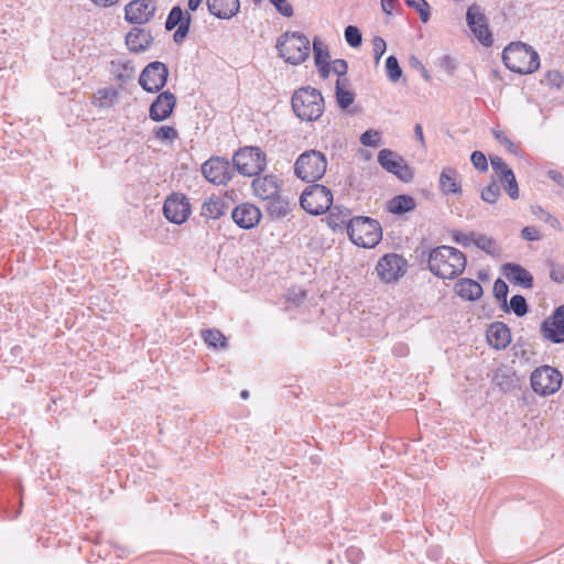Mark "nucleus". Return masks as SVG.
<instances>
[{"mask_svg": "<svg viewBox=\"0 0 564 564\" xmlns=\"http://www.w3.org/2000/svg\"><path fill=\"white\" fill-rule=\"evenodd\" d=\"M408 269V261L398 253L382 256L375 268L378 278L384 283L399 281Z\"/></svg>", "mask_w": 564, "mask_h": 564, "instance_id": "nucleus-10", "label": "nucleus"}, {"mask_svg": "<svg viewBox=\"0 0 564 564\" xmlns=\"http://www.w3.org/2000/svg\"><path fill=\"white\" fill-rule=\"evenodd\" d=\"M414 134H415V138L417 139V141L421 143V145L425 147L423 129H422V126L420 123L415 124V127H414Z\"/></svg>", "mask_w": 564, "mask_h": 564, "instance_id": "nucleus-58", "label": "nucleus"}, {"mask_svg": "<svg viewBox=\"0 0 564 564\" xmlns=\"http://www.w3.org/2000/svg\"><path fill=\"white\" fill-rule=\"evenodd\" d=\"M502 61L508 69L518 74H531L540 66L536 51L521 42L511 43L505 47Z\"/></svg>", "mask_w": 564, "mask_h": 564, "instance_id": "nucleus-3", "label": "nucleus"}, {"mask_svg": "<svg viewBox=\"0 0 564 564\" xmlns=\"http://www.w3.org/2000/svg\"><path fill=\"white\" fill-rule=\"evenodd\" d=\"M550 278L556 283H564V265L550 262Z\"/></svg>", "mask_w": 564, "mask_h": 564, "instance_id": "nucleus-53", "label": "nucleus"}, {"mask_svg": "<svg viewBox=\"0 0 564 564\" xmlns=\"http://www.w3.org/2000/svg\"><path fill=\"white\" fill-rule=\"evenodd\" d=\"M455 292L466 301H476L482 295L481 285L471 279H460L455 284Z\"/></svg>", "mask_w": 564, "mask_h": 564, "instance_id": "nucleus-27", "label": "nucleus"}, {"mask_svg": "<svg viewBox=\"0 0 564 564\" xmlns=\"http://www.w3.org/2000/svg\"><path fill=\"white\" fill-rule=\"evenodd\" d=\"M327 170L326 156L317 150L303 152L294 164L295 175L306 182L321 180Z\"/></svg>", "mask_w": 564, "mask_h": 564, "instance_id": "nucleus-6", "label": "nucleus"}, {"mask_svg": "<svg viewBox=\"0 0 564 564\" xmlns=\"http://www.w3.org/2000/svg\"><path fill=\"white\" fill-rule=\"evenodd\" d=\"M347 234L356 246L362 248H373L382 239V229L379 221L364 216L349 219Z\"/></svg>", "mask_w": 564, "mask_h": 564, "instance_id": "nucleus-5", "label": "nucleus"}, {"mask_svg": "<svg viewBox=\"0 0 564 564\" xmlns=\"http://www.w3.org/2000/svg\"><path fill=\"white\" fill-rule=\"evenodd\" d=\"M387 50L386 41L381 36H375L372 39V52L375 57V63L379 64L380 58L384 54Z\"/></svg>", "mask_w": 564, "mask_h": 564, "instance_id": "nucleus-48", "label": "nucleus"}, {"mask_svg": "<svg viewBox=\"0 0 564 564\" xmlns=\"http://www.w3.org/2000/svg\"><path fill=\"white\" fill-rule=\"evenodd\" d=\"M232 164L241 175L254 176L265 169V154L258 147H246L234 154Z\"/></svg>", "mask_w": 564, "mask_h": 564, "instance_id": "nucleus-7", "label": "nucleus"}, {"mask_svg": "<svg viewBox=\"0 0 564 564\" xmlns=\"http://www.w3.org/2000/svg\"><path fill=\"white\" fill-rule=\"evenodd\" d=\"M312 50L316 65L328 63L329 53L327 45L318 37H314Z\"/></svg>", "mask_w": 564, "mask_h": 564, "instance_id": "nucleus-35", "label": "nucleus"}, {"mask_svg": "<svg viewBox=\"0 0 564 564\" xmlns=\"http://www.w3.org/2000/svg\"><path fill=\"white\" fill-rule=\"evenodd\" d=\"M118 97V93L113 88H101L94 96V104L100 108H108Z\"/></svg>", "mask_w": 564, "mask_h": 564, "instance_id": "nucleus-34", "label": "nucleus"}, {"mask_svg": "<svg viewBox=\"0 0 564 564\" xmlns=\"http://www.w3.org/2000/svg\"><path fill=\"white\" fill-rule=\"evenodd\" d=\"M508 293H509L508 284L503 280L497 279L494 283V294H495V297L499 302H502V307L505 311H508V305H507Z\"/></svg>", "mask_w": 564, "mask_h": 564, "instance_id": "nucleus-42", "label": "nucleus"}, {"mask_svg": "<svg viewBox=\"0 0 564 564\" xmlns=\"http://www.w3.org/2000/svg\"><path fill=\"white\" fill-rule=\"evenodd\" d=\"M276 11L283 17L290 18L293 15V7L288 0H269Z\"/></svg>", "mask_w": 564, "mask_h": 564, "instance_id": "nucleus-50", "label": "nucleus"}, {"mask_svg": "<svg viewBox=\"0 0 564 564\" xmlns=\"http://www.w3.org/2000/svg\"><path fill=\"white\" fill-rule=\"evenodd\" d=\"M360 143L365 147L378 148L381 144L380 132L373 129L365 131L360 135Z\"/></svg>", "mask_w": 564, "mask_h": 564, "instance_id": "nucleus-43", "label": "nucleus"}, {"mask_svg": "<svg viewBox=\"0 0 564 564\" xmlns=\"http://www.w3.org/2000/svg\"><path fill=\"white\" fill-rule=\"evenodd\" d=\"M543 337L554 344L564 341V305L554 310L550 318L541 324Z\"/></svg>", "mask_w": 564, "mask_h": 564, "instance_id": "nucleus-18", "label": "nucleus"}, {"mask_svg": "<svg viewBox=\"0 0 564 564\" xmlns=\"http://www.w3.org/2000/svg\"><path fill=\"white\" fill-rule=\"evenodd\" d=\"M441 64L443 67H445L448 72H453L455 68L454 61L451 56H443Z\"/></svg>", "mask_w": 564, "mask_h": 564, "instance_id": "nucleus-59", "label": "nucleus"}, {"mask_svg": "<svg viewBox=\"0 0 564 564\" xmlns=\"http://www.w3.org/2000/svg\"><path fill=\"white\" fill-rule=\"evenodd\" d=\"M202 173L209 183L224 185L232 178L235 169L227 159L212 156L202 164Z\"/></svg>", "mask_w": 564, "mask_h": 564, "instance_id": "nucleus-11", "label": "nucleus"}, {"mask_svg": "<svg viewBox=\"0 0 564 564\" xmlns=\"http://www.w3.org/2000/svg\"><path fill=\"white\" fill-rule=\"evenodd\" d=\"M192 17L189 12L183 10L180 6H175L167 15L165 29L167 31L176 29L173 34V40L175 43L181 44L189 32Z\"/></svg>", "mask_w": 564, "mask_h": 564, "instance_id": "nucleus-15", "label": "nucleus"}, {"mask_svg": "<svg viewBox=\"0 0 564 564\" xmlns=\"http://www.w3.org/2000/svg\"><path fill=\"white\" fill-rule=\"evenodd\" d=\"M521 237L528 241H538L542 238V235L536 227L527 226L521 230Z\"/></svg>", "mask_w": 564, "mask_h": 564, "instance_id": "nucleus-54", "label": "nucleus"}, {"mask_svg": "<svg viewBox=\"0 0 564 564\" xmlns=\"http://www.w3.org/2000/svg\"><path fill=\"white\" fill-rule=\"evenodd\" d=\"M492 134L495 139L502 144L510 153H516L518 148L513 144V142L502 132L499 130H494Z\"/></svg>", "mask_w": 564, "mask_h": 564, "instance_id": "nucleus-51", "label": "nucleus"}, {"mask_svg": "<svg viewBox=\"0 0 564 564\" xmlns=\"http://www.w3.org/2000/svg\"><path fill=\"white\" fill-rule=\"evenodd\" d=\"M500 187L494 180L488 186L484 187L480 192V198L487 204H495L500 196Z\"/></svg>", "mask_w": 564, "mask_h": 564, "instance_id": "nucleus-39", "label": "nucleus"}, {"mask_svg": "<svg viewBox=\"0 0 564 564\" xmlns=\"http://www.w3.org/2000/svg\"><path fill=\"white\" fill-rule=\"evenodd\" d=\"M330 69L334 74L344 76L348 70L347 62L345 59H335L330 63Z\"/></svg>", "mask_w": 564, "mask_h": 564, "instance_id": "nucleus-55", "label": "nucleus"}, {"mask_svg": "<svg viewBox=\"0 0 564 564\" xmlns=\"http://www.w3.org/2000/svg\"><path fill=\"white\" fill-rule=\"evenodd\" d=\"M267 209L271 216L281 218L290 213L291 204L286 198L278 194L273 198L269 199Z\"/></svg>", "mask_w": 564, "mask_h": 564, "instance_id": "nucleus-30", "label": "nucleus"}, {"mask_svg": "<svg viewBox=\"0 0 564 564\" xmlns=\"http://www.w3.org/2000/svg\"><path fill=\"white\" fill-rule=\"evenodd\" d=\"M490 163L498 178H502V175H507V173L512 171L500 156H491Z\"/></svg>", "mask_w": 564, "mask_h": 564, "instance_id": "nucleus-47", "label": "nucleus"}, {"mask_svg": "<svg viewBox=\"0 0 564 564\" xmlns=\"http://www.w3.org/2000/svg\"><path fill=\"white\" fill-rule=\"evenodd\" d=\"M153 42L151 31L135 26L126 35V44L130 52L141 53L150 47Z\"/></svg>", "mask_w": 564, "mask_h": 564, "instance_id": "nucleus-22", "label": "nucleus"}, {"mask_svg": "<svg viewBox=\"0 0 564 564\" xmlns=\"http://www.w3.org/2000/svg\"><path fill=\"white\" fill-rule=\"evenodd\" d=\"M275 47L280 57L291 65L304 63L311 52L310 40L301 32L286 31L281 34L276 40Z\"/></svg>", "mask_w": 564, "mask_h": 564, "instance_id": "nucleus-4", "label": "nucleus"}, {"mask_svg": "<svg viewBox=\"0 0 564 564\" xmlns=\"http://www.w3.org/2000/svg\"><path fill=\"white\" fill-rule=\"evenodd\" d=\"M346 556L350 563L356 564L361 558V551L358 547L351 546L347 549Z\"/></svg>", "mask_w": 564, "mask_h": 564, "instance_id": "nucleus-56", "label": "nucleus"}, {"mask_svg": "<svg viewBox=\"0 0 564 564\" xmlns=\"http://www.w3.org/2000/svg\"><path fill=\"white\" fill-rule=\"evenodd\" d=\"M316 66L318 67L319 74L323 78H326L328 76L329 72H332L329 63L316 65Z\"/></svg>", "mask_w": 564, "mask_h": 564, "instance_id": "nucleus-61", "label": "nucleus"}, {"mask_svg": "<svg viewBox=\"0 0 564 564\" xmlns=\"http://www.w3.org/2000/svg\"><path fill=\"white\" fill-rule=\"evenodd\" d=\"M355 100L351 91L341 87L340 79L336 82V101L341 109H347Z\"/></svg>", "mask_w": 564, "mask_h": 564, "instance_id": "nucleus-37", "label": "nucleus"}, {"mask_svg": "<svg viewBox=\"0 0 564 564\" xmlns=\"http://www.w3.org/2000/svg\"><path fill=\"white\" fill-rule=\"evenodd\" d=\"M295 116L302 121H316L325 111V101L322 94L310 86L296 89L291 100Z\"/></svg>", "mask_w": 564, "mask_h": 564, "instance_id": "nucleus-2", "label": "nucleus"}, {"mask_svg": "<svg viewBox=\"0 0 564 564\" xmlns=\"http://www.w3.org/2000/svg\"><path fill=\"white\" fill-rule=\"evenodd\" d=\"M208 12L217 19L229 20L240 9L239 0H206Z\"/></svg>", "mask_w": 564, "mask_h": 564, "instance_id": "nucleus-24", "label": "nucleus"}, {"mask_svg": "<svg viewBox=\"0 0 564 564\" xmlns=\"http://www.w3.org/2000/svg\"><path fill=\"white\" fill-rule=\"evenodd\" d=\"M204 341L214 349H224L227 347V338L218 329L202 330Z\"/></svg>", "mask_w": 564, "mask_h": 564, "instance_id": "nucleus-31", "label": "nucleus"}, {"mask_svg": "<svg viewBox=\"0 0 564 564\" xmlns=\"http://www.w3.org/2000/svg\"><path fill=\"white\" fill-rule=\"evenodd\" d=\"M163 213L169 221L181 225L188 219L191 207L184 195L173 194L164 202Z\"/></svg>", "mask_w": 564, "mask_h": 564, "instance_id": "nucleus-17", "label": "nucleus"}, {"mask_svg": "<svg viewBox=\"0 0 564 564\" xmlns=\"http://www.w3.org/2000/svg\"><path fill=\"white\" fill-rule=\"evenodd\" d=\"M466 256L449 246H438L429 256L430 271L441 279H454L466 268Z\"/></svg>", "mask_w": 564, "mask_h": 564, "instance_id": "nucleus-1", "label": "nucleus"}, {"mask_svg": "<svg viewBox=\"0 0 564 564\" xmlns=\"http://www.w3.org/2000/svg\"><path fill=\"white\" fill-rule=\"evenodd\" d=\"M474 234L475 232L465 234V232L455 230V231H453L452 238H453V241L456 242L457 245H460L463 247H468L471 243H474Z\"/></svg>", "mask_w": 564, "mask_h": 564, "instance_id": "nucleus-52", "label": "nucleus"}, {"mask_svg": "<svg viewBox=\"0 0 564 564\" xmlns=\"http://www.w3.org/2000/svg\"><path fill=\"white\" fill-rule=\"evenodd\" d=\"M397 6H398V1L397 0H381L382 10L387 14H391Z\"/></svg>", "mask_w": 564, "mask_h": 564, "instance_id": "nucleus-57", "label": "nucleus"}, {"mask_svg": "<svg viewBox=\"0 0 564 564\" xmlns=\"http://www.w3.org/2000/svg\"><path fill=\"white\" fill-rule=\"evenodd\" d=\"M466 21L475 37L484 46L488 47L492 44V34L489 30L487 18L479 6L473 4L467 9Z\"/></svg>", "mask_w": 564, "mask_h": 564, "instance_id": "nucleus-13", "label": "nucleus"}, {"mask_svg": "<svg viewBox=\"0 0 564 564\" xmlns=\"http://www.w3.org/2000/svg\"><path fill=\"white\" fill-rule=\"evenodd\" d=\"M531 213L539 220L547 224L555 231H562L563 230L561 221L555 216H553L549 212L544 210L541 206H532L531 207Z\"/></svg>", "mask_w": 564, "mask_h": 564, "instance_id": "nucleus-33", "label": "nucleus"}, {"mask_svg": "<svg viewBox=\"0 0 564 564\" xmlns=\"http://www.w3.org/2000/svg\"><path fill=\"white\" fill-rule=\"evenodd\" d=\"M378 162L386 171L394 174L402 181H410L413 176L403 158L391 150H381L378 154Z\"/></svg>", "mask_w": 564, "mask_h": 564, "instance_id": "nucleus-16", "label": "nucleus"}, {"mask_svg": "<svg viewBox=\"0 0 564 564\" xmlns=\"http://www.w3.org/2000/svg\"><path fill=\"white\" fill-rule=\"evenodd\" d=\"M253 193L257 197L269 200L280 192V181L274 175H265L252 181Z\"/></svg>", "mask_w": 564, "mask_h": 564, "instance_id": "nucleus-23", "label": "nucleus"}, {"mask_svg": "<svg viewBox=\"0 0 564 564\" xmlns=\"http://www.w3.org/2000/svg\"><path fill=\"white\" fill-rule=\"evenodd\" d=\"M305 292L302 290H299L297 293H294V299L292 300L296 305L304 301L305 299Z\"/></svg>", "mask_w": 564, "mask_h": 564, "instance_id": "nucleus-63", "label": "nucleus"}, {"mask_svg": "<svg viewBox=\"0 0 564 564\" xmlns=\"http://www.w3.org/2000/svg\"><path fill=\"white\" fill-rule=\"evenodd\" d=\"M155 139L161 142H172L178 138V132L174 127L161 126L153 130Z\"/></svg>", "mask_w": 564, "mask_h": 564, "instance_id": "nucleus-38", "label": "nucleus"}, {"mask_svg": "<svg viewBox=\"0 0 564 564\" xmlns=\"http://www.w3.org/2000/svg\"><path fill=\"white\" fill-rule=\"evenodd\" d=\"M260 209L250 203L236 206L231 212V218L242 229H251L261 220Z\"/></svg>", "mask_w": 564, "mask_h": 564, "instance_id": "nucleus-20", "label": "nucleus"}, {"mask_svg": "<svg viewBox=\"0 0 564 564\" xmlns=\"http://www.w3.org/2000/svg\"><path fill=\"white\" fill-rule=\"evenodd\" d=\"M204 0H188L187 6L189 11H196Z\"/></svg>", "mask_w": 564, "mask_h": 564, "instance_id": "nucleus-62", "label": "nucleus"}, {"mask_svg": "<svg viewBox=\"0 0 564 564\" xmlns=\"http://www.w3.org/2000/svg\"><path fill=\"white\" fill-rule=\"evenodd\" d=\"M487 339L491 347L503 349L511 341V332L503 323H492L487 330Z\"/></svg>", "mask_w": 564, "mask_h": 564, "instance_id": "nucleus-26", "label": "nucleus"}, {"mask_svg": "<svg viewBox=\"0 0 564 564\" xmlns=\"http://www.w3.org/2000/svg\"><path fill=\"white\" fill-rule=\"evenodd\" d=\"M474 243L477 248H479L480 250L485 251L490 256H497L500 251L497 242L486 235L475 232Z\"/></svg>", "mask_w": 564, "mask_h": 564, "instance_id": "nucleus-32", "label": "nucleus"}, {"mask_svg": "<svg viewBox=\"0 0 564 564\" xmlns=\"http://www.w3.org/2000/svg\"><path fill=\"white\" fill-rule=\"evenodd\" d=\"M470 161L475 169L480 172H486L488 170V161L486 155L481 151H474L470 155Z\"/></svg>", "mask_w": 564, "mask_h": 564, "instance_id": "nucleus-49", "label": "nucleus"}, {"mask_svg": "<svg viewBox=\"0 0 564 564\" xmlns=\"http://www.w3.org/2000/svg\"><path fill=\"white\" fill-rule=\"evenodd\" d=\"M543 83L550 87L561 89L562 87H564V77L557 70H549L544 75Z\"/></svg>", "mask_w": 564, "mask_h": 564, "instance_id": "nucleus-46", "label": "nucleus"}, {"mask_svg": "<svg viewBox=\"0 0 564 564\" xmlns=\"http://www.w3.org/2000/svg\"><path fill=\"white\" fill-rule=\"evenodd\" d=\"M387 76L392 83H397L402 76V69L395 56L390 55L386 59Z\"/></svg>", "mask_w": 564, "mask_h": 564, "instance_id": "nucleus-40", "label": "nucleus"}, {"mask_svg": "<svg viewBox=\"0 0 564 564\" xmlns=\"http://www.w3.org/2000/svg\"><path fill=\"white\" fill-rule=\"evenodd\" d=\"M405 3L420 14L423 23L430 20V4L425 0H405Z\"/></svg>", "mask_w": 564, "mask_h": 564, "instance_id": "nucleus-41", "label": "nucleus"}, {"mask_svg": "<svg viewBox=\"0 0 564 564\" xmlns=\"http://www.w3.org/2000/svg\"><path fill=\"white\" fill-rule=\"evenodd\" d=\"M503 275L513 284L521 285L525 289L533 286L532 274L520 264L505 263L501 267Z\"/></svg>", "mask_w": 564, "mask_h": 564, "instance_id": "nucleus-25", "label": "nucleus"}, {"mask_svg": "<svg viewBox=\"0 0 564 564\" xmlns=\"http://www.w3.org/2000/svg\"><path fill=\"white\" fill-rule=\"evenodd\" d=\"M169 69L162 62H151L140 74L139 84L149 93L160 91L166 84Z\"/></svg>", "mask_w": 564, "mask_h": 564, "instance_id": "nucleus-12", "label": "nucleus"}, {"mask_svg": "<svg viewBox=\"0 0 564 564\" xmlns=\"http://www.w3.org/2000/svg\"><path fill=\"white\" fill-rule=\"evenodd\" d=\"M128 78H129V76H123L122 74H119V75L117 76V79H118V80H121V82H126Z\"/></svg>", "mask_w": 564, "mask_h": 564, "instance_id": "nucleus-64", "label": "nucleus"}, {"mask_svg": "<svg viewBox=\"0 0 564 564\" xmlns=\"http://www.w3.org/2000/svg\"><path fill=\"white\" fill-rule=\"evenodd\" d=\"M175 106V95L169 90L162 91L151 104L149 109V117L155 122L164 121L172 115Z\"/></svg>", "mask_w": 564, "mask_h": 564, "instance_id": "nucleus-19", "label": "nucleus"}, {"mask_svg": "<svg viewBox=\"0 0 564 564\" xmlns=\"http://www.w3.org/2000/svg\"><path fill=\"white\" fill-rule=\"evenodd\" d=\"M345 40L351 47H358L360 46L362 42V35L361 32L357 26L348 25L345 29Z\"/></svg>", "mask_w": 564, "mask_h": 564, "instance_id": "nucleus-45", "label": "nucleus"}, {"mask_svg": "<svg viewBox=\"0 0 564 564\" xmlns=\"http://www.w3.org/2000/svg\"><path fill=\"white\" fill-rule=\"evenodd\" d=\"M438 188L445 196L462 195L463 189L458 171L451 166L444 167L440 174Z\"/></svg>", "mask_w": 564, "mask_h": 564, "instance_id": "nucleus-21", "label": "nucleus"}, {"mask_svg": "<svg viewBox=\"0 0 564 564\" xmlns=\"http://www.w3.org/2000/svg\"><path fill=\"white\" fill-rule=\"evenodd\" d=\"M530 381L535 393L551 395L561 388L562 375L551 366H542L531 373Z\"/></svg>", "mask_w": 564, "mask_h": 564, "instance_id": "nucleus-9", "label": "nucleus"}, {"mask_svg": "<svg viewBox=\"0 0 564 564\" xmlns=\"http://www.w3.org/2000/svg\"><path fill=\"white\" fill-rule=\"evenodd\" d=\"M301 206L312 215H321L328 210L333 204V194L329 188L321 184L308 186L300 197Z\"/></svg>", "mask_w": 564, "mask_h": 564, "instance_id": "nucleus-8", "label": "nucleus"}, {"mask_svg": "<svg viewBox=\"0 0 564 564\" xmlns=\"http://www.w3.org/2000/svg\"><path fill=\"white\" fill-rule=\"evenodd\" d=\"M498 180L501 182L506 193L511 199L519 198V186L513 171H510L509 173H507V175H502V178Z\"/></svg>", "mask_w": 564, "mask_h": 564, "instance_id": "nucleus-36", "label": "nucleus"}, {"mask_svg": "<svg viewBox=\"0 0 564 564\" xmlns=\"http://www.w3.org/2000/svg\"><path fill=\"white\" fill-rule=\"evenodd\" d=\"M226 209V202L221 197L213 195L203 203L200 215L208 219H219Z\"/></svg>", "mask_w": 564, "mask_h": 564, "instance_id": "nucleus-28", "label": "nucleus"}, {"mask_svg": "<svg viewBox=\"0 0 564 564\" xmlns=\"http://www.w3.org/2000/svg\"><path fill=\"white\" fill-rule=\"evenodd\" d=\"M415 202L411 196L398 195L389 200L388 210L395 215H402L414 209Z\"/></svg>", "mask_w": 564, "mask_h": 564, "instance_id": "nucleus-29", "label": "nucleus"}, {"mask_svg": "<svg viewBox=\"0 0 564 564\" xmlns=\"http://www.w3.org/2000/svg\"><path fill=\"white\" fill-rule=\"evenodd\" d=\"M96 6L108 8L117 4L120 0H91Z\"/></svg>", "mask_w": 564, "mask_h": 564, "instance_id": "nucleus-60", "label": "nucleus"}, {"mask_svg": "<svg viewBox=\"0 0 564 564\" xmlns=\"http://www.w3.org/2000/svg\"><path fill=\"white\" fill-rule=\"evenodd\" d=\"M512 310V312L522 317L528 313V304L525 299L522 295H513L510 300V306L508 310Z\"/></svg>", "mask_w": 564, "mask_h": 564, "instance_id": "nucleus-44", "label": "nucleus"}, {"mask_svg": "<svg viewBox=\"0 0 564 564\" xmlns=\"http://www.w3.org/2000/svg\"><path fill=\"white\" fill-rule=\"evenodd\" d=\"M156 12L155 0H132L124 7V19L131 24H145Z\"/></svg>", "mask_w": 564, "mask_h": 564, "instance_id": "nucleus-14", "label": "nucleus"}]
</instances>
